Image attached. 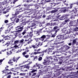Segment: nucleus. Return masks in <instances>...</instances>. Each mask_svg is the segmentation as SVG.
I'll return each mask as SVG.
<instances>
[{"label":"nucleus","instance_id":"0eeeda50","mask_svg":"<svg viewBox=\"0 0 78 78\" xmlns=\"http://www.w3.org/2000/svg\"><path fill=\"white\" fill-rule=\"evenodd\" d=\"M77 40V39H75L74 40H73L72 41V43H69L68 44L69 45V46H71V45H72V46H73V45H75V44H76V41Z\"/></svg>","mask_w":78,"mask_h":78},{"label":"nucleus","instance_id":"473e14b6","mask_svg":"<svg viewBox=\"0 0 78 78\" xmlns=\"http://www.w3.org/2000/svg\"><path fill=\"white\" fill-rule=\"evenodd\" d=\"M42 59V57H40L38 58L39 61H41Z\"/></svg>","mask_w":78,"mask_h":78},{"label":"nucleus","instance_id":"3c124183","mask_svg":"<svg viewBox=\"0 0 78 78\" xmlns=\"http://www.w3.org/2000/svg\"><path fill=\"white\" fill-rule=\"evenodd\" d=\"M40 53H41L42 56H44V52H43V51H42L41 52H40Z\"/></svg>","mask_w":78,"mask_h":78},{"label":"nucleus","instance_id":"864d4df0","mask_svg":"<svg viewBox=\"0 0 78 78\" xmlns=\"http://www.w3.org/2000/svg\"><path fill=\"white\" fill-rule=\"evenodd\" d=\"M41 50V49L39 48V49L37 50V52H39V51H40V50Z\"/></svg>","mask_w":78,"mask_h":78},{"label":"nucleus","instance_id":"4c0bfd02","mask_svg":"<svg viewBox=\"0 0 78 78\" xmlns=\"http://www.w3.org/2000/svg\"><path fill=\"white\" fill-rule=\"evenodd\" d=\"M37 71V70H33L32 71H31V73H34V72H36Z\"/></svg>","mask_w":78,"mask_h":78},{"label":"nucleus","instance_id":"412c9836","mask_svg":"<svg viewBox=\"0 0 78 78\" xmlns=\"http://www.w3.org/2000/svg\"><path fill=\"white\" fill-rule=\"evenodd\" d=\"M24 37L25 39H30V36L28 35L24 36Z\"/></svg>","mask_w":78,"mask_h":78},{"label":"nucleus","instance_id":"f8f14e48","mask_svg":"<svg viewBox=\"0 0 78 78\" xmlns=\"http://www.w3.org/2000/svg\"><path fill=\"white\" fill-rule=\"evenodd\" d=\"M19 9H16L15 13L14 15H13V16H14V17H16V16H17V15L19 14Z\"/></svg>","mask_w":78,"mask_h":78},{"label":"nucleus","instance_id":"4be33fe9","mask_svg":"<svg viewBox=\"0 0 78 78\" xmlns=\"http://www.w3.org/2000/svg\"><path fill=\"white\" fill-rule=\"evenodd\" d=\"M32 32H30V34H29V36H30V37H32V36H33V31H32Z\"/></svg>","mask_w":78,"mask_h":78},{"label":"nucleus","instance_id":"5701e85b","mask_svg":"<svg viewBox=\"0 0 78 78\" xmlns=\"http://www.w3.org/2000/svg\"><path fill=\"white\" fill-rule=\"evenodd\" d=\"M36 23H34L32 24V25L31 26V27H34V26H36Z\"/></svg>","mask_w":78,"mask_h":78},{"label":"nucleus","instance_id":"49530a36","mask_svg":"<svg viewBox=\"0 0 78 78\" xmlns=\"http://www.w3.org/2000/svg\"><path fill=\"white\" fill-rule=\"evenodd\" d=\"M36 75V73H34L32 75V76H35Z\"/></svg>","mask_w":78,"mask_h":78},{"label":"nucleus","instance_id":"4d7b16f0","mask_svg":"<svg viewBox=\"0 0 78 78\" xmlns=\"http://www.w3.org/2000/svg\"><path fill=\"white\" fill-rule=\"evenodd\" d=\"M8 20H5V23H8Z\"/></svg>","mask_w":78,"mask_h":78},{"label":"nucleus","instance_id":"052dcab7","mask_svg":"<svg viewBox=\"0 0 78 78\" xmlns=\"http://www.w3.org/2000/svg\"><path fill=\"white\" fill-rule=\"evenodd\" d=\"M40 76V75H37V78H39Z\"/></svg>","mask_w":78,"mask_h":78},{"label":"nucleus","instance_id":"6ab92c4d","mask_svg":"<svg viewBox=\"0 0 78 78\" xmlns=\"http://www.w3.org/2000/svg\"><path fill=\"white\" fill-rule=\"evenodd\" d=\"M27 33V30H24L23 32L21 33L22 34L23 36H24L25 34Z\"/></svg>","mask_w":78,"mask_h":78},{"label":"nucleus","instance_id":"dca6fc26","mask_svg":"<svg viewBox=\"0 0 78 78\" xmlns=\"http://www.w3.org/2000/svg\"><path fill=\"white\" fill-rule=\"evenodd\" d=\"M75 24V21H71L69 23V24L70 25H71V26H73V25H74Z\"/></svg>","mask_w":78,"mask_h":78},{"label":"nucleus","instance_id":"cd10ccee","mask_svg":"<svg viewBox=\"0 0 78 78\" xmlns=\"http://www.w3.org/2000/svg\"><path fill=\"white\" fill-rule=\"evenodd\" d=\"M5 40H8V39L9 40V36H7L6 37H5Z\"/></svg>","mask_w":78,"mask_h":78},{"label":"nucleus","instance_id":"423d86ee","mask_svg":"<svg viewBox=\"0 0 78 78\" xmlns=\"http://www.w3.org/2000/svg\"><path fill=\"white\" fill-rule=\"evenodd\" d=\"M23 26L21 27L20 26H19L15 27V30H17V31H16V32H21V31H22V30H23Z\"/></svg>","mask_w":78,"mask_h":78},{"label":"nucleus","instance_id":"f257e3e1","mask_svg":"<svg viewBox=\"0 0 78 78\" xmlns=\"http://www.w3.org/2000/svg\"><path fill=\"white\" fill-rule=\"evenodd\" d=\"M30 60L28 59L26 62H29V63L26 65L22 66H20V67H21V68L20 69V71L21 72H27V70H26L24 71V70H22V69H25V68L27 69H30V66L29 65L32 63V62H30Z\"/></svg>","mask_w":78,"mask_h":78},{"label":"nucleus","instance_id":"393cba45","mask_svg":"<svg viewBox=\"0 0 78 78\" xmlns=\"http://www.w3.org/2000/svg\"><path fill=\"white\" fill-rule=\"evenodd\" d=\"M23 6L25 7H27L28 6V8H30V6L28 4H26L24 5Z\"/></svg>","mask_w":78,"mask_h":78},{"label":"nucleus","instance_id":"bf43d9fd","mask_svg":"<svg viewBox=\"0 0 78 78\" xmlns=\"http://www.w3.org/2000/svg\"><path fill=\"white\" fill-rule=\"evenodd\" d=\"M28 41H29V39H28V40H25L24 41V42H28Z\"/></svg>","mask_w":78,"mask_h":78},{"label":"nucleus","instance_id":"9b49d317","mask_svg":"<svg viewBox=\"0 0 78 78\" xmlns=\"http://www.w3.org/2000/svg\"><path fill=\"white\" fill-rule=\"evenodd\" d=\"M45 38H46V35H43L41 37L39 38V39L40 40H41L42 41H44Z\"/></svg>","mask_w":78,"mask_h":78},{"label":"nucleus","instance_id":"09e8293b","mask_svg":"<svg viewBox=\"0 0 78 78\" xmlns=\"http://www.w3.org/2000/svg\"><path fill=\"white\" fill-rule=\"evenodd\" d=\"M23 41H24V40L23 39H22L20 40V42L21 43H22V42H23Z\"/></svg>","mask_w":78,"mask_h":78},{"label":"nucleus","instance_id":"338daca9","mask_svg":"<svg viewBox=\"0 0 78 78\" xmlns=\"http://www.w3.org/2000/svg\"><path fill=\"white\" fill-rule=\"evenodd\" d=\"M9 67V66H6V67H5V69H7V68H8Z\"/></svg>","mask_w":78,"mask_h":78},{"label":"nucleus","instance_id":"7ed1b4c3","mask_svg":"<svg viewBox=\"0 0 78 78\" xmlns=\"http://www.w3.org/2000/svg\"><path fill=\"white\" fill-rule=\"evenodd\" d=\"M19 58H20V57L15 58V56H14L13 58V59L9 60V61L8 62V64H13V62H16V63L19 60Z\"/></svg>","mask_w":78,"mask_h":78},{"label":"nucleus","instance_id":"5fc2aeb1","mask_svg":"<svg viewBox=\"0 0 78 78\" xmlns=\"http://www.w3.org/2000/svg\"><path fill=\"white\" fill-rule=\"evenodd\" d=\"M3 30V27H1L0 29V32L2 31V30Z\"/></svg>","mask_w":78,"mask_h":78},{"label":"nucleus","instance_id":"680f3d73","mask_svg":"<svg viewBox=\"0 0 78 78\" xmlns=\"http://www.w3.org/2000/svg\"><path fill=\"white\" fill-rule=\"evenodd\" d=\"M14 48H17V47H18V46L15 45L14 46Z\"/></svg>","mask_w":78,"mask_h":78},{"label":"nucleus","instance_id":"ddd939ff","mask_svg":"<svg viewBox=\"0 0 78 78\" xmlns=\"http://www.w3.org/2000/svg\"><path fill=\"white\" fill-rule=\"evenodd\" d=\"M51 0H42L41 1V2H42L41 4V5H43L45 3H47V2H50Z\"/></svg>","mask_w":78,"mask_h":78},{"label":"nucleus","instance_id":"774afa93","mask_svg":"<svg viewBox=\"0 0 78 78\" xmlns=\"http://www.w3.org/2000/svg\"><path fill=\"white\" fill-rule=\"evenodd\" d=\"M47 39H46L44 41V42H47Z\"/></svg>","mask_w":78,"mask_h":78},{"label":"nucleus","instance_id":"69168bd1","mask_svg":"<svg viewBox=\"0 0 78 78\" xmlns=\"http://www.w3.org/2000/svg\"><path fill=\"white\" fill-rule=\"evenodd\" d=\"M36 17V16H33L32 17V18H35Z\"/></svg>","mask_w":78,"mask_h":78},{"label":"nucleus","instance_id":"13d9d810","mask_svg":"<svg viewBox=\"0 0 78 78\" xmlns=\"http://www.w3.org/2000/svg\"><path fill=\"white\" fill-rule=\"evenodd\" d=\"M11 78V75H9L6 78Z\"/></svg>","mask_w":78,"mask_h":78},{"label":"nucleus","instance_id":"72a5a7b5","mask_svg":"<svg viewBox=\"0 0 78 78\" xmlns=\"http://www.w3.org/2000/svg\"><path fill=\"white\" fill-rule=\"evenodd\" d=\"M19 37H21L23 36V35H22V34L21 33H20V34L18 35Z\"/></svg>","mask_w":78,"mask_h":78},{"label":"nucleus","instance_id":"0e129e2a","mask_svg":"<svg viewBox=\"0 0 78 78\" xmlns=\"http://www.w3.org/2000/svg\"><path fill=\"white\" fill-rule=\"evenodd\" d=\"M47 26H49V25H50V24L49 23H47Z\"/></svg>","mask_w":78,"mask_h":78},{"label":"nucleus","instance_id":"a19ab883","mask_svg":"<svg viewBox=\"0 0 78 78\" xmlns=\"http://www.w3.org/2000/svg\"><path fill=\"white\" fill-rule=\"evenodd\" d=\"M19 0H13V3H14V4H15V3L16 2H17Z\"/></svg>","mask_w":78,"mask_h":78},{"label":"nucleus","instance_id":"603ef678","mask_svg":"<svg viewBox=\"0 0 78 78\" xmlns=\"http://www.w3.org/2000/svg\"><path fill=\"white\" fill-rule=\"evenodd\" d=\"M4 59L3 58L2 59H1L0 60V62L1 63V62H3V60H4Z\"/></svg>","mask_w":78,"mask_h":78},{"label":"nucleus","instance_id":"c03bdc74","mask_svg":"<svg viewBox=\"0 0 78 78\" xmlns=\"http://www.w3.org/2000/svg\"><path fill=\"white\" fill-rule=\"evenodd\" d=\"M24 56L25 58H28L29 57V55H24Z\"/></svg>","mask_w":78,"mask_h":78},{"label":"nucleus","instance_id":"ea45409f","mask_svg":"<svg viewBox=\"0 0 78 78\" xmlns=\"http://www.w3.org/2000/svg\"><path fill=\"white\" fill-rule=\"evenodd\" d=\"M66 49L67 50H68V49L70 48V47L68 46H66Z\"/></svg>","mask_w":78,"mask_h":78},{"label":"nucleus","instance_id":"a878e982","mask_svg":"<svg viewBox=\"0 0 78 78\" xmlns=\"http://www.w3.org/2000/svg\"><path fill=\"white\" fill-rule=\"evenodd\" d=\"M43 65H48V64H49L47 63L46 61V62H43Z\"/></svg>","mask_w":78,"mask_h":78},{"label":"nucleus","instance_id":"c756f323","mask_svg":"<svg viewBox=\"0 0 78 78\" xmlns=\"http://www.w3.org/2000/svg\"><path fill=\"white\" fill-rule=\"evenodd\" d=\"M41 52H34V55H37V54H41Z\"/></svg>","mask_w":78,"mask_h":78},{"label":"nucleus","instance_id":"37998d69","mask_svg":"<svg viewBox=\"0 0 78 78\" xmlns=\"http://www.w3.org/2000/svg\"><path fill=\"white\" fill-rule=\"evenodd\" d=\"M19 21V18H17L16 20V23H18Z\"/></svg>","mask_w":78,"mask_h":78},{"label":"nucleus","instance_id":"f3484780","mask_svg":"<svg viewBox=\"0 0 78 78\" xmlns=\"http://www.w3.org/2000/svg\"><path fill=\"white\" fill-rule=\"evenodd\" d=\"M5 9H6L5 8H3V7H0V11L2 12L3 11H5Z\"/></svg>","mask_w":78,"mask_h":78},{"label":"nucleus","instance_id":"20e7f679","mask_svg":"<svg viewBox=\"0 0 78 78\" xmlns=\"http://www.w3.org/2000/svg\"><path fill=\"white\" fill-rule=\"evenodd\" d=\"M6 71H8L9 72V70L8 69H6L3 70L2 72V74H4L5 75V76H6V75H11L12 74V73L10 71V72L8 73V72H6Z\"/></svg>","mask_w":78,"mask_h":78},{"label":"nucleus","instance_id":"1a4fd4ad","mask_svg":"<svg viewBox=\"0 0 78 78\" xmlns=\"http://www.w3.org/2000/svg\"><path fill=\"white\" fill-rule=\"evenodd\" d=\"M12 24H10L9 25L8 28L7 30V31H10L11 29H12V28H13V26H12Z\"/></svg>","mask_w":78,"mask_h":78},{"label":"nucleus","instance_id":"4468645a","mask_svg":"<svg viewBox=\"0 0 78 78\" xmlns=\"http://www.w3.org/2000/svg\"><path fill=\"white\" fill-rule=\"evenodd\" d=\"M48 59H49V60L46 61V62L48 64L50 62H53L51 61V60L53 59V58L51 57H49L48 58Z\"/></svg>","mask_w":78,"mask_h":78},{"label":"nucleus","instance_id":"e2e57ef3","mask_svg":"<svg viewBox=\"0 0 78 78\" xmlns=\"http://www.w3.org/2000/svg\"><path fill=\"white\" fill-rule=\"evenodd\" d=\"M26 2H27V3H28L30 2V0H27V1Z\"/></svg>","mask_w":78,"mask_h":78},{"label":"nucleus","instance_id":"bb28decb","mask_svg":"<svg viewBox=\"0 0 78 78\" xmlns=\"http://www.w3.org/2000/svg\"><path fill=\"white\" fill-rule=\"evenodd\" d=\"M19 40L15 41H14V44H18V43H19Z\"/></svg>","mask_w":78,"mask_h":78},{"label":"nucleus","instance_id":"6e6552de","mask_svg":"<svg viewBox=\"0 0 78 78\" xmlns=\"http://www.w3.org/2000/svg\"><path fill=\"white\" fill-rule=\"evenodd\" d=\"M18 69H19V67H16L15 68H12L10 70H9V71H12L14 72H17L18 71Z\"/></svg>","mask_w":78,"mask_h":78},{"label":"nucleus","instance_id":"a18cd8bd","mask_svg":"<svg viewBox=\"0 0 78 78\" xmlns=\"http://www.w3.org/2000/svg\"><path fill=\"white\" fill-rule=\"evenodd\" d=\"M36 65H37V67H38V69H40V66H39V65H37V64L36 63Z\"/></svg>","mask_w":78,"mask_h":78},{"label":"nucleus","instance_id":"c85d7f7f","mask_svg":"<svg viewBox=\"0 0 78 78\" xmlns=\"http://www.w3.org/2000/svg\"><path fill=\"white\" fill-rule=\"evenodd\" d=\"M6 49H5L4 50H2L0 51V55L2 54V52H4V51H6Z\"/></svg>","mask_w":78,"mask_h":78},{"label":"nucleus","instance_id":"e433bc0d","mask_svg":"<svg viewBox=\"0 0 78 78\" xmlns=\"http://www.w3.org/2000/svg\"><path fill=\"white\" fill-rule=\"evenodd\" d=\"M18 17L19 18H21V17H22V19L23 17L22 16V15H21L18 16Z\"/></svg>","mask_w":78,"mask_h":78},{"label":"nucleus","instance_id":"2eb2a0df","mask_svg":"<svg viewBox=\"0 0 78 78\" xmlns=\"http://www.w3.org/2000/svg\"><path fill=\"white\" fill-rule=\"evenodd\" d=\"M9 40H10V39H14L15 38H16V37H14L13 35H10L9 36Z\"/></svg>","mask_w":78,"mask_h":78},{"label":"nucleus","instance_id":"b1692460","mask_svg":"<svg viewBox=\"0 0 78 78\" xmlns=\"http://www.w3.org/2000/svg\"><path fill=\"white\" fill-rule=\"evenodd\" d=\"M57 11H58V10L55 9L53 10H52L51 11V13H55V12H56Z\"/></svg>","mask_w":78,"mask_h":78},{"label":"nucleus","instance_id":"de8ad7c7","mask_svg":"<svg viewBox=\"0 0 78 78\" xmlns=\"http://www.w3.org/2000/svg\"><path fill=\"white\" fill-rule=\"evenodd\" d=\"M43 52H44V53H47V49H46L45 50H44V51H43Z\"/></svg>","mask_w":78,"mask_h":78},{"label":"nucleus","instance_id":"9d476101","mask_svg":"<svg viewBox=\"0 0 78 78\" xmlns=\"http://www.w3.org/2000/svg\"><path fill=\"white\" fill-rule=\"evenodd\" d=\"M25 49H23V50H25V51L24 52H23L22 53L23 55H25L26 54H27V53H28V52H30V50H27V49H28V48H27V47Z\"/></svg>","mask_w":78,"mask_h":78},{"label":"nucleus","instance_id":"58836bf2","mask_svg":"<svg viewBox=\"0 0 78 78\" xmlns=\"http://www.w3.org/2000/svg\"><path fill=\"white\" fill-rule=\"evenodd\" d=\"M56 36V34L55 33L54 34H53L52 35L51 37H55Z\"/></svg>","mask_w":78,"mask_h":78},{"label":"nucleus","instance_id":"2f4dec72","mask_svg":"<svg viewBox=\"0 0 78 78\" xmlns=\"http://www.w3.org/2000/svg\"><path fill=\"white\" fill-rule=\"evenodd\" d=\"M4 5L5 4L3 2H0V6H3V5Z\"/></svg>","mask_w":78,"mask_h":78},{"label":"nucleus","instance_id":"aec40b11","mask_svg":"<svg viewBox=\"0 0 78 78\" xmlns=\"http://www.w3.org/2000/svg\"><path fill=\"white\" fill-rule=\"evenodd\" d=\"M70 19H68L66 20H65V22H66L65 23H64V24H66V23H67V22H70Z\"/></svg>","mask_w":78,"mask_h":78},{"label":"nucleus","instance_id":"f03ea898","mask_svg":"<svg viewBox=\"0 0 78 78\" xmlns=\"http://www.w3.org/2000/svg\"><path fill=\"white\" fill-rule=\"evenodd\" d=\"M39 40H40L39 38L35 39V40L36 41V42H38L35 45L32 46V47L34 48H37V47H41V46L42 45V42H39Z\"/></svg>","mask_w":78,"mask_h":78},{"label":"nucleus","instance_id":"79ce46f5","mask_svg":"<svg viewBox=\"0 0 78 78\" xmlns=\"http://www.w3.org/2000/svg\"><path fill=\"white\" fill-rule=\"evenodd\" d=\"M48 50L49 52H51V51L52 50V49L49 48Z\"/></svg>","mask_w":78,"mask_h":78},{"label":"nucleus","instance_id":"f704fd0d","mask_svg":"<svg viewBox=\"0 0 78 78\" xmlns=\"http://www.w3.org/2000/svg\"><path fill=\"white\" fill-rule=\"evenodd\" d=\"M62 62H63V60H62V59H61L60 60V62L59 64H62Z\"/></svg>","mask_w":78,"mask_h":78},{"label":"nucleus","instance_id":"6e6d98bb","mask_svg":"<svg viewBox=\"0 0 78 78\" xmlns=\"http://www.w3.org/2000/svg\"><path fill=\"white\" fill-rule=\"evenodd\" d=\"M73 6V5L72 4H71L70 5V9H71V8H72V7Z\"/></svg>","mask_w":78,"mask_h":78},{"label":"nucleus","instance_id":"7c9ffc66","mask_svg":"<svg viewBox=\"0 0 78 78\" xmlns=\"http://www.w3.org/2000/svg\"><path fill=\"white\" fill-rule=\"evenodd\" d=\"M58 28V26H55L53 28V29L54 30H56Z\"/></svg>","mask_w":78,"mask_h":78},{"label":"nucleus","instance_id":"a211bd4d","mask_svg":"<svg viewBox=\"0 0 78 78\" xmlns=\"http://www.w3.org/2000/svg\"><path fill=\"white\" fill-rule=\"evenodd\" d=\"M58 25L57 23H51V26H55L56 25Z\"/></svg>","mask_w":78,"mask_h":78},{"label":"nucleus","instance_id":"c9c22d12","mask_svg":"<svg viewBox=\"0 0 78 78\" xmlns=\"http://www.w3.org/2000/svg\"><path fill=\"white\" fill-rule=\"evenodd\" d=\"M3 39H2V40H0V42H2V44H3L4 42H5V41Z\"/></svg>","mask_w":78,"mask_h":78},{"label":"nucleus","instance_id":"39448f33","mask_svg":"<svg viewBox=\"0 0 78 78\" xmlns=\"http://www.w3.org/2000/svg\"><path fill=\"white\" fill-rule=\"evenodd\" d=\"M69 7L62 8L60 10V11L61 12L65 13L66 12H68L69 11Z\"/></svg>","mask_w":78,"mask_h":78},{"label":"nucleus","instance_id":"8fccbe9b","mask_svg":"<svg viewBox=\"0 0 78 78\" xmlns=\"http://www.w3.org/2000/svg\"><path fill=\"white\" fill-rule=\"evenodd\" d=\"M34 59H37V56H35L34 58Z\"/></svg>","mask_w":78,"mask_h":78}]
</instances>
